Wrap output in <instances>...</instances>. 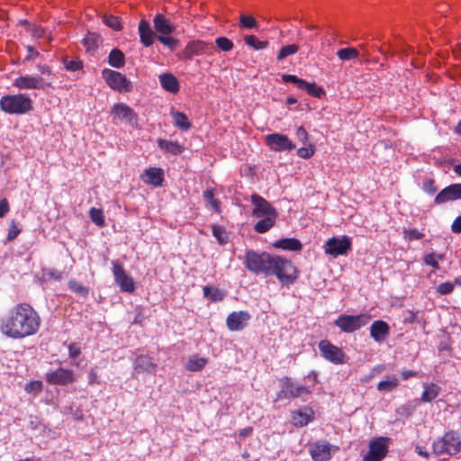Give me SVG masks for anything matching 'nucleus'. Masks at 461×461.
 Masks as SVG:
<instances>
[{
	"mask_svg": "<svg viewBox=\"0 0 461 461\" xmlns=\"http://www.w3.org/2000/svg\"><path fill=\"white\" fill-rule=\"evenodd\" d=\"M244 264L254 274L275 275L284 285H291L296 279V269L290 260L267 252L247 250Z\"/></svg>",
	"mask_w": 461,
	"mask_h": 461,
	"instance_id": "f257e3e1",
	"label": "nucleus"
},
{
	"mask_svg": "<svg viewBox=\"0 0 461 461\" xmlns=\"http://www.w3.org/2000/svg\"><path fill=\"white\" fill-rule=\"evenodd\" d=\"M41 318L28 303L15 305L2 320L0 330L5 336L20 339L35 334L40 328Z\"/></svg>",
	"mask_w": 461,
	"mask_h": 461,
	"instance_id": "f03ea898",
	"label": "nucleus"
},
{
	"mask_svg": "<svg viewBox=\"0 0 461 461\" xmlns=\"http://www.w3.org/2000/svg\"><path fill=\"white\" fill-rule=\"evenodd\" d=\"M252 215L258 218L259 221L254 225V230L258 233L268 231L275 224L277 218V211L271 203H254Z\"/></svg>",
	"mask_w": 461,
	"mask_h": 461,
	"instance_id": "7ed1b4c3",
	"label": "nucleus"
},
{
	"mask_svg": "<svg viewBox=\"0 0 461 461\" xmlns=\"http://www.w3.org/2000/svg\"><path fill=\"white\" fill-rule=\"evenodd\" d=\"M0 107L10 114H24L32 110V102L24 94L6 95L1 97Z\"/></svg>",
	"mask_w": 461,
	"mask_h": 461,
	"instance_id": "20e7f679",
	"label": "nucleus"
},
{
	"mask_svg": "<svg viewBox=\"0 0 461 461\" xmlns=\"http://www.w3.org/2000/svg\"><path fill=\"white\" fill-rule=\"evenodd\" d=\"M461 450V437L454 430L447 431L441 438L433 442V452L437 456H455Z\"/></svg>",
	"mask_w": 461,
	"mask_h": 461,
	"instance_id": "39448f33",
	"label": "nucleus"
},
{
	"mask_svg": "<svg viewBox=\"0 0 461 461\" xmlns=\"http://www.w3.org/2000/svg\"><path fill=\"white\" fill-rule=\"evenodd\" d=\"M370 320L371 316L366 313H361L358 315L341 314L334 321V324L339 328L341 331L352 333L366 326Z\"/></svg>",
	"mask_w": 461,
	"mask_h": 461,
	"instance_id": "423d86ee",
	"label": "nucleus"
},
{
	"mask_svg": "<svg viewBox=\"0 0 461 461\" xmlns=\"http://www.w3.org/2000/svg\"><path fill=\"white\" fill-rule=\"evenodd\" d=\"M102 77L113 90L120 93H127L131 92L132 89L131 81L121 72L104 68L102 70Z\"/></svg>",
	"mask_w": 461,
	"mask_h": 461,
	"instance_id": "0eeeda50",
	"label": "nucleus"
},
{
	"mask_svg": "<svg viewBox=\"0 0 461 461\" xmlns=\"http://www.w3.org/2000/svg\"><path fill=\"white\" fill-rule=\"evenodd\" d=\"M281 390L277 393L275 402L294 399L311 393V390L308 387L295 384L289 377H284L281 379Z\"/></svg>",
	"mask_w": 461,
	"mask_h": 461,
	"instance_id": "6e6552de",
	"label": "nucleus"
},
{
	"mask_svg": "<svg viewBox=\"0 0 461 461\" xmlns=\"http://www.w3.org/2000/svg\"><path fill=\"white\" fill-rule=\"evenodd\" d=\"M266 144L276 152L291 151L295 149V144L283 133H271L265 136Z\"/></svg>",
	"mask_w": 461,
	"mask_h": 461,
	"instance_id": "1a4fd4ad",
	"label": "nucleus"
},
{
	"mask_svg": "<svg viewBox=\"0 0 461 461\" xmlns=\"http://www.w3.org/2000/svg\"><path fill=\"white\" fill-rule=\"evenodd\" d=\"M13 86L24 90H44L51 86V83H46L44 78L39 76H21L14 79Z\"/></svg>",
	"mask_w": 461,
	"mask_h": 461,
	"instance_id": "9d476101",
	"label": "nucleus"
},
{
	"mask_svg": "<svg viewBox=\"0 0 461 461\" xmlns=\"http://www.w3.org/2000/svg\"><path fill=\"white\" fill-rule=\"evenodd\" d=\"M387 438H376L369 442V450L364 456V461H381L387 454Z\"/></svg>",
	"mask_w": 461,
	"mask_h": 461,
	"instance_id": "9b49d317",
	"label": "nucleus"
},
{
	"mask_svg": "<svg viewBox=\"0 0 461 461\" xmlns=\"http://www.w3.org/2000/svg\"><path fill=\"white\" fill-rule=\"evenodd\" d=\"M319 349L321 356L328 361L339 365L345 362V354L337 346L331 344L329 340L323 339L319 343Z\"/></svg>",
	"mask_w": 461,
	"mask_h": 461,
	"instance_id": "f8f14e48",
	"label": "nucleus"
},
{
	"mask_svg": "<svg viewBox=\"0 0 461 461\" xmlns=\"http://www.w3.org/2000/svg\"><path fill=\"white\" fill-rule=\"evenodd\" d=\"M111 115L121 122H126L131 125H137L139 121L138 114L124 103L114 104L111 110Z\"/></svg>",
	"mask_w": 461,
	"mask_h": 461,
	"instance_id": "ddd939ff",
	"label": "nucleus"
},
{
	"mask_svg": "<svg viewBox=\"0 0 461 461\" xmlns=\"http://www.w3.org/2000/svg\"><path fill=\"white\" fill-rule=\"evenodd\" d=\"M350 240L347 236L329 239L325 244V253L334 258L339 255H345L350 249Z\"/></svg>",
	"mask_w": 461,
	"mask_h": 461,
	"instance_id": "4468645a",
	"label": "nucleus"
},
{
	"mask_svg": "<svg viewBox=\"0 0 461 461\" xmlns=\"http://www.w3.org/2000/svg\"><path fill=\"white\" fill-rule=\"evenodd\" d=\"M332 449L336 450L338 447L326 441H318L311 445L310 454L314 461H328Z\"/></svg>",
	"mask_w": 461,
	"mask_h": 461,
	"instance_id": "2eb2a0df",
	"label": "nucleus"
},
{
	"mask_svg": "<svg viewBox=\"0 0 461 461\" xmlns=\"http://www.w3.org/2000/svg\"><path fill=\"white\" fill-rule=\"evenodd\" d=\"M113 272L116 284L123 292L132 293L135 290L132 278L125 273L123 267L121 265L113 262Z\"/></svg>",
	"mask_w": 461,
	"mask_h": 461,
	"instance_id": "dca6fc26",
	"label": "nucleus"
},
{
	"mask_svg": "<svg viewBox=\"0 0 461 461\" xmlns=\"http://www.w3.org/2000/svg\"><path fill=\"white\" fill-rule=\"evenodd\" d=\"M250 315L246 311L233 312L227 317L226 322L229 330L238 331L243 330L247 324Z\"/></svg>",
	"mask_w": 461,
	"mask_h": 461,
	"instance_id": "f3484780",
	"label": "nucleus"
},
{
	"mask_svg": "<svg viewBox=\"0 0 461 461\" xmlns=\"http://www.w3.org/2000/svg\"><path fill=\"white\" fill-rule=\"evenodd\" d=\"M75 375L73 371L64 368H59L56 371L46 374V380L50 384L65 385L74 382Z\"/></svg>",
	"mask_w": 461,
	"mask_h": 461,
	"instance_id": "a211bd4d",
	"label": "nucleus"
},
{
	"mask_svg": "<svg viewBox=\"0 0 461 461\" xmlns=\"http://www.w3.org/2000/svg\"><path fill=\"white\" fill-rule=\"evenodd\" d=\"M461 199V184H452L441 190L436 196L437 203Z\"/></svg>",
	"mask_w": 461,
	"mask_h": 461,
	"instance_id": "6ab92c4d",
	"label": "nucleus"
},
{
	"mask_svg": "<svg viewBox=\"0 0 461 461\" xmlns=\"http://www.w3.org/2000/svg\"><path fill=\"white\" fill-rule=\"evenodd\" d=\"M208 47L209 44L202 41H189L182 52V58L184 59H191L194 56L203 54Z\"/></svg>",
	"mask_w": 461,
	"mask_h": 461,
	"instance_id": "aec40b11",
	"label": "nucleus"
},
{
	"mask_svg": "<svg viewBox=\"0 0 461 461\" xmlns=\"http://www.w3.org/2000/svg\"><path fill=\"white\" fill-rule=\"evenodd\" d=\"M141 180L154 186H161L164 181V173L161 168L149 167L140 176Z\"/></svg>",
	"mask_w": 461,
	"mask_h": 461,
	"instance_id": "412c9836",
	"label": "nucleus"
},
{
	"mask_svg": "<svg viewBox=\"0 0 461 461\" xmlns=\"http://www.w3.org/2000/svg\"><path fill=\"white\" fill-rule=\"evenodd\" d=\"M157 365L152 362L151 358L148 356H139L134 361V374L149 373L152 374L156 371Z\"/></svg>",
	"mask_w": 461,
	"mask_h": 461,
	"instance_id": "4be33fe9",
	"label": "nucleus"
},
{
	"mask_svg": "<svg viewBox=\"0 0 461 461\" xmlns=\"http://www.w3.org/2000/svg\"><path fill=\"white\" fill-rule=\"evenodd\" d=\"M139 33L140 42L145 47H149L153 44L154 39L157 37L155 32L151 30L149 23L145 19H141L139 23Z\"/></svg>",
	"mask_w": 461,
	"mask_h": 461,
	"instance_id": "5701e85b",
	"label": "nucleus"
},
{
	"mask_svg": "<svg viewBox=\"0 0 461 461\" xmlns=\"http://www.w3.org/2000/svg\"><path fill=\"white\" fill-rule=\"evenodd\" d=\"M154 29L158 35L171 34L175 26L171 23L169 19L166 18L162 14H157L153 19Z\"/></svg>",
	"mask_w": 461,
	"mask_h": 461,
	"instance_id": "b1692460",
	"label": "nucleus"
},
{
	"mask_svg": "<svg viewBox=\"0 0 461 461\" xmlns=\"http://www.w3.org/2000/svg\"><path fill=\"white\" fill-rule=\"evenodd\" d=\"M161 87L172 94L179 91V81L172 73H163L158 76Z\"/></svg>",
	"mask_w": 461,
	"mask_h": 461,
	"instance_id": "393cba45",
	"label": "nucleus"
},
{
	"mask_svg": "<svg viewBox=\"0 0 461 461\" xmlns=\"http://www.w3.org/2000/svg\"><path fill=\"white\" fill-rule=\"evenodd\" d=\"M389 333V326L384 321H375L370 327V336L376 342H381Z\"/></svg>",
	"mask_w": 461,
	"mask_h": 461,
	"instance_id": "a878e982",
	"label": "nucleus"
},
{
	"mask_svg": "<svg viewBox=\"0 0 461 461\" xmlns=\"http://www.w3.org/2000/svg\"><path fill=\"white\" fill-rule=\"evenodd\" d=\"M102 42L101 36L96 32H88L82 40V44L87 52H94Z\"/></svg>",
	"mask_w": 461,
	"mask_h": 461,
	"instance_id": "bb28decb",
	"label": "nucleus"
},
{
	"mask_svg": "<svg viewBox=\"0 0 461 461\" xmlns=\"http://www.w3.org/2000/svg\"><path fill=\"white\" fill-rule=\"evenodd\" d=\"M158 145L166 153H169L175 156L180 155L185 149L184 147L177 141L167 140L163 139L158 140Z\"/></svg>",
	"mask_w": 461,
	"mask_h": 461,
	"instance_id": "cd10ccee",
	"label": "nucleus"
},
{
	"mask_svg": "<svg viewBox=\"0 0 461 461\" xmlns=\"http://www.w3.org/2000/svg\"><path fill=\"white\" fill-rule=\"evenodd\" d=\"M170 115L176 127L182 131H188L191 128L192 123L184 113L171 110Z\"/></svg>",
	"mask_w": 461,
	"mask_h": 461,
	"instance_id": "c85d7f7f",
	"label": "nucleus"
},
{
	"mask_svg": "<svg viewBox=\"0 0 461 461\" xmlns=\"http://www.w3.org/2000/svg\"><path fill=\"white\" fill-rule=\"evenodd\" d=\"M274 246L278 249L291 251H298L302 249L301 242L293 238L281 239L276 241Z\"/></svg>",
	"mask_w": 461,
	"mask_h": 461,
	"instance_id": "c756f323",
	"label": "nucleus"
},
{
	"mask_svg": "<svg viewBox=\"0 0 461 461\" xmlns=\"http://www.w3.org/2000/svg\"><path fill=\"white\" fill-rule=\"evenodd\" d=\"M108 63L110 66L121 68L125 64V56L119 49H113L108 55Z\"/></svg>",
	"mask_w": 461,
	"mask_h": 461,
	"instance_id": "7c9ffc66",
	"label": "nucleus"
},
{
	"mask_svg": "<svg viewBox=\"0 0 461 461\" xmlns=\"http://www.w3.org/2000/svg\"><path fill=\"white\" fill-rule=\"evenodd\" d=\"M423 393L420 401L423 402H429L438 397L440 388L435 384H424Z\"/></svg>",
	"mask_w": 461,
	"mask_h": 461,
	"instance_id": "2f4dec72",
	"label": "nucleus"
},
{
	"mask_svg": "<svg viewBox=\"0 0 461 461\" xmlns=\"http://www.w3.org/2000/svg\"><path fill=\"white\" fill-rule=\"evenodd\" d=\"M338 59L341 61H350L359 57V50L357 48L347 47L340 49L336 53Z\"/></svg>",
	"mask_w": 461,
	"mask_h": 461,
	"instance_id": "473e14b6",
	"label": "nucleus"
},
{
	"mask_svg": "<svg viewBox=\"0 0 461 461\" xmlns=\"http://www.w3.org/2000/svg\"><path fill=\"white\" fill-rule=\"evenodd\" d=\"M203 295L204 297L209 298L212 302H219L224 298L225 293L213 286H204Z\"/></svg>",
	"mask_w": 461,
	"mask_h": 461,
	"instance_id": "72a5a7b5",
	"label": "nucleus"
},
{
	"mask_svg": "<svg viewBox=\"0 0 461 461\" xmlns=\"http://www.w3.org/2000/svg\"><path fill=\"white\" fill-rule=\"evenodd\" d=\"M311 414H312V411L310 410V413H307L305 411H303L301 410L296 411L292 415L293 422L297 427H303L311 420Z\"/></svg>",
	"mask_w": 461,
	"mask_h": 461,
	"instance_id": "f704fd0d",
	"label": "nucleus"
},
{
	"mask_svg": "<svg viewBox=\"0 0 461 461\" xmlns=\"http://www.w3.org/2000/svg\"><path fill=\"white\" fill-rule=\"evenodd\" d=\"M207 364V359L204 357H200L197 356H193L189 358L186 363V368L193 372H197L202 370L205 365Z\"/></svg>",
	"mask_w": 461,
	"mask_h": 461,
	"instance_id": "c9c22d12",
	"label": "nucleus"
},
{
	"mask_svg": "<svg viewBox=\"0 0 461 461\" xmlns=\"http://www.w3.org/2000/svg\"><path fill=\"white\" fill-rule=\"evenodd\" d=\"M244 41L246 45L256 50H264L268 46V42L267 41H259L254 35H246L244 37Z\"/></svg>",
	"mask_w": 461,
	"mask_h": 461,
	"instance_id": "e433bc0d",
	"label": "nucleus"
},
{
	"mask_svg": "<svg viewBox=\"0 0 461 461\" xmlns=\"http://www.w3.org/2000/svg\"><path fill=\"white\" fill-rule=\"evenodd\" d=\"M62 63L64 65V68L68 71L75 72L81 70L83 68V61L76 59H68V57H64L62 59Z\"/></svg>",
	"mask_w": 461,
	"mask_h": 461,
	"instance_id": "4c0bfd02",
	"label": "nucleus"
},
{
	"mask_svg": "<svg viewBox=\"0 0 461 461\" xmlns=\"http://www.w3.org/2000/svg\"><path fill=\"white\" fill-rule=\"evenodd\" d=\"M212 235L221 245H224L229 240V235L224 228L219 225H212Z\"/></svg>",
	"mask_w": 461,
	"mask_h": 461,
	"instance_id": "58836bf2",
	"label": "nucleus"
},
{
	"mask_svg": "<svg viewBox=\"0 0 461 461\" xmlns=\"http://www.w3.org/2000/svg\"><path fill=\"white\" fill-rule=\"evenodd\" d=\"M298 50H299V46L296 44H290V45L283 46L280 49V50L276 56V59L278 61L283 60L284 59H285L288 56L295 54L298 51Z\"/></svg>",
	"mask_w": 461,
	"mask_h": 461,
	"instance_id": "ea45409f",
	"label": "nucleus"
},
{
	"mask_svg": "<svg viewBox=\"0 0 461 461\" xmlns=\"http://www.w3.org/2000/svg\"><path fill=\"white\" fill-rule=\"evenodd\" d=\"M103 22L106 26L110 27L114 31L118 32L122 29L120 19L117 16L105 14L103 16Z\"/></svg>",
	"mask_w": 461,
	"mask_h": 461,
	"instance_id": "a19ab883",
	"label": "nucleus"
},
{
	"mask_svg": "<svg viewBox=\"0 0 461 461\" xmlns=\"http://www.w3.org/2000/svg\"><path fill=\"white\" fill-rule=\"evenodd\" d=\"M157 39L159 42H161L163 45L167 46L172 50H175L179 44V41L177 39L170 37L169 34L158 35Z\"/></svg>",
	"mask_w": 461,
	"mask_h": 461,
	"instance_id": "79ce46f5",
	"label": "nucleus"
},
{
	"mask_svg": "<svg viewBox=\"0 0 461 461\" xmlns=\"http://www.w3.org/2000/svg\"><path fill=\"white\" fill-rule=\"evenodd\" d=\"M89 216L92 220L93 222H95L97 226L99 227H104V214H103V211L101 209H96V208H91L90 211H89Z\"/></svg>",
	"mask_w": 461,
	"mask_h": 461,
	"instance_id": "37998d69",
	"label": "nucleus"
},
{
	"mask_svg": "<svg viewBox=\"0 0 461 461\" xmlns=\"http://www.w3.org/2000/svg\"><path fill=\"white\" fill-rule=\"evenodd\" d=\"M398 385V379L396 377H393L392 379L381 381L377 384V389L380 392H391Z\"/></svg>",
	"mask_w": 461,
	"mask_h": 461,
	"instance_id": "c03bdc74",
	"label": "nucleus"
},
{
	"mask_svg": "<svg viewBox=\"0 0 461 461\" xmlns=\"http://www.w3.org/2000/svg\"><path fill=\"white\" fill-rule=\"evenodd\" d=\"M240 27L245 29H253L258 26L257 20L251 15L241 14L240 16Z\"/></svg>",
	"mask_w": 461,
	"mask_h": 461,
	"instance_id": "a18cd8bd",
	"label": "nucleus"
},
{
	"mask_svg": "<svg viewBox=\"0 0 461 461\" xmlns=\"http://www.w3.org/2000/svg\"><path fill=\"white\" fill-rule=\"evenodd\" d=\"M215 44L222 51H230L233 49V42L226 37H218L215 39Z\"/></svg>",
	"mask_w": 461,
	"mask_h": 461,
	"instance_id": "49530a36",
	"label": "nucleus"
},
{
	"mask_svg": "<svg viewBox=\"0 0 461 461\" xmlns=\"http://www.w3.org/2000/svg\"><path fill=\"white\" fill-rule=\"evenodd\" d=\"M68 286L73 292L77 293V294H79L82 297H86L88 294V289L86 287H85L83 285H81L80 283H78L77 281H75V280L69 281Z\"/></svg>",
	"mask_w": 461,
	"mask_h": 461,
	"instance_id": "de8ad7c7",
	"label": "nucleus"
},
{
	"mask_svg": "<svg viewBox=\"0 0 461 461\" xmlns=\"http://www.w3.org/2000/svg\"><path fill=\"white\" fill-rule=\"evenodd\" d=\"M306 92L316 98H321L325 95V91L321 86H318L315 82L309 83L308 88H306Z\"/></svg>",
	"mask_w": 461,
	"mask_h": 461,
	"instance_id": "09e8293b",
	"label": "nucleus"
},
{
	"mask_svg": "<svg viewBox=\"0 0 461 461\" xmlns=\"http://www.w3.org/2000/svg\"><path fill=\"white\" fill-rule=\"evenodd\" d=\"M314 154V147L309 144L307 147L298 149L297 155L302 158H310Z\"/></svg>",
	"mask_w": 461,
	"mask_h": 461,
	"instance_id": "8fccbe9b",
	"label": "nucleus"
},
{
	"mask_svg": "<svg viewBox=\"0 0 461 461\" xmlns=\"http://www.w3.org/2000/svg\"><path fill=\"white\" fill-rule=\"evenodd\" d=\"M295 136L303 145L309 142V134L303 126L296 129Z\"/></svg>",
	"mask_w": 461,
	"mask_h": 461,
	"instance_id": "3c124183",
	"label": "nucleus"
},
{
	"mask_svg": "<svg viewBox=\"0 0 461 461\" xmlns=\"http://www.w3.org/2000/svg\"><path fill=\"white\" fill-rule=\"evenodd\" d=\"M454 289V285L449 282L442 283L437 286V292L440 294H448Z\"/></svg>",
	"mask_w": 461,
	"mask_h": 461,
	"instance_id": "603ef678",
	"label": "nucleus"
},
{
	"mask_svg": "<svg viewBox=\"0 0 461 461\" xmlns=\"http://www.w3.org/2000/svg\"><path fill=\"white\" fill-rule=\"evenodd\" d=\"M29 32L32 33V37L40 39L45 35V29L41 26L32 24Z\"/></svg>",
	"mask_w": 461,
	"mask_h": 461,
	"instance_id": "864d4df0",
	"label": "nucleus"
},
{
	"mask_svg": "<svg viewBox=\"0 0 461 461\" xmlns=\"http://www.w3.org/2000/svg\"><path fill=\"white\" fill-rule=\"evenodd\" d=\"M21 232V230L16 226L15 221H12V223L10 225V229L7 234V240L11 241L14 240L19 233Z\"/></svg>",
	"mask_w": 461,
	"mask_h": 461,
	"instance_id": "5fc2aeb1",
	"label": "nucleus"
},
{
	"mask_svg": "<svg viewBox=\"0 0 461 461\" xmlns=\"http://www.w3.org/2000/svg\"><path fill=\"white\" fill-rule=\"evenodd\" d=\"M435 258L436 255L434 253L428 254L424 257V263L428 266L432 267L435 269H438L439 266Z\"/></svg>",
	"mask_w": 461,
	"mask_h": 461,
	"instance_id": "6e6d98bb",
	"label": "nucleus"
},
{
	"mask_svg": "<svg viewBox=\"0 0 461 461\" xmlns=\"http://www.w3.org/2000/svg\"><path fill=\"white\" fill-rule=\"evenodd\" d=\"M405 238L409 240H420L423 237V234L420 232L417 229L412 230H404Z\"/></svg>",
	"mask_w": 461,
	"mask_h": 461,
	"instance_id": "4d7b16f0",
	"label": "nucleus"
},
{
	"mask_svg": "<svg viewBox=\"0 0 461 461\" xmlns=\"http://www.w3.org/2000/svg\"><path fill=\"white\" fill-rule=\"evenodd\" d=\"M423 189L429 194H433L437 191V188L434 186V181L432 179H428L424 182Z\"/></svg>",
	"mask_w": 461,
	"mask_h": 461,
	"instance_id": "13d9d810",
	"label": "nucleus"
},
{
	"mask_svg": "<svg viewBox=\"0 0 461 461\" xmlns=\"http://www.w3.org/2000/svg\"><path fill=\"white\" fill-rule=\"evenodd\" d=\"M26 50L28 51V55L26 56L25 60H33L36 57L40 56L39 51L35 50L32 46H26Z\"/></svg>",
	"mask_w": 461,
	"mask_h": 461,
	"instance_id": "bf43d9fd",
	"label": "nucleus"
},
{
	"mask_svg": "<svg viewBox=\"0 0 461 461\" xmlns=\"http://www.w3.org/2000/svg\"><path fill=\"white\" fill-rule=\"evenodd\" d=\"M301 78L297 77L295 75L284 74L282 75V80L286 83H293L294 85L298 84Z\"/></svg>",
	"mask_w": 461,
	"mask_h": 461,
	"instance_id": "052dcab7",
	"label": "nucleus"
},
{
	"mask_svg": "<svg viewBox=\"0 0 461 461\" xmlns=\"http://www.w3.org/2000/svg\"><path fill=\"white\" fill-rule=\"evenodd\" d=\"M451 230L454 233H460L461 232V215H459L458 217H456L452 225H451Z\"/></svg>",
	"mask_w": 461,
	"mask_h": 461,
	"instance_id": "680f3d73",
	"label": "nucleus"
},
{
	"mask_svg": "<svg viewBox=\"0 0 461 461\" xmlns=\"http://www.w3.org/2000/svg\"><path fill=\"white\" fill-rule=\"evenodd\" d=\"M69 357L75 359L80 353V349L75 344L68 346Z\"/></svg>",
	"mask_w": 461,
	"mask_h": 461,
	"instance_id": "e2e57ef3",
	"label": "nucleus"
},
{
	"mask_svg": "<svg viewBox=\"0 0 461 461\" xmlns=\"http://www.w3.org/2000/svg\"><path fill=\"white\" fill-rule=\"evenodd\" d=\"M41 388V382H32L26 385V390L28 392L31 391H40Z\"/></svg>",
	"mask_w": 461,
	"mask_h": 461,
	"instance_id": "0e129e2a",
	"label": "nucleus"
},
{
	"mask_svg": "<svg viewBox=\"0 0 461 461\" xmlns=\"http://www.w3.org/2000/svg\"><path fill=\"white\" fill-rule=\"evenodd\" d=\"M213 196H214V190L212 188L206 189L203 192V198L208 202H216L215 200H213Z\"/></svg>",
	"mask_w": 461,
	"mask_h": 461,
	"instance_id": "69168bd1",
	"label": "nucleus"
},
{
	"mask_svg": "<svg viewBox=\"0 0 461 461\" xmlns=\"http://www.w3.org/2000/svg\"><path fill=\"white\" fill-rule=\"evenodd\" d=\"M37 68L43 75L51 76L52 74L51 69L48 65H38Z\"/></svg>",
	"mask_w": 461,
	"mask_h": 461,
	"instance_id": "338daca9",
	"label": "nucleus"
},
{
	"mask_svg": "<svg viewBox=\"0 0 461 461\" xmlns=\"http://www.w3.org/2000/svg\"><path fill=\"white\" fill-rule=\"evenodd\" d=\"M358 48L363 50V58L365 59L366 61H369L370 59V53L367 50V45L365 44V43H362L358 46Z\"/></svg>",
	"mask_w": 461,
	"mask_h": 461,
	"instance_id": "774afa93",
	"label": "nucleus"
}]
</instances>
